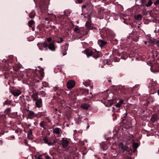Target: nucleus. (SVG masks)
<instances>
[{
    "instance_id": "nucleus-1",
    "label": "nucleus",
    "mask_w": 159,
    "mask_h": 159,
    "mask_svg": "<svg viewBox=\"0 0 159 159\" xmlns=\"http://www.w3.org/2000/svg\"><path fill=\"white\" fill-rule=\"evenodd\" d=\"M7 64L2 66V70L6 71L4 73L5 78L6 79L9 78L10 79L14 80L19 77L18 74L20 72L18 71L19 68H15L14 67H12L9 69L7 67Z\"/></svg>"
},
{
    "instance_id": "nucleus-2",
    "label": "nucleus",
    "mask_w": 159,
    "mask_h": 159,
    "mask_svg": "<svg viewBox=\"0 0 159 159\" xmlns=\"http://www.w3.org/2000/svg\"><path fill=\"white\" fill-rule=\"evenodd\" d=\"M132 89L131 88H125L124 86H118L115 89V93L118 97L123 96L124 97H128L129 95L132 93Z\"/></svg>"
},
{
    "instance_id": "nucleus-3",
    "label": "nucleus",
    "mask_w": 159,
    "mask_h": 159,
    "mask_svg": "<svg viewBox=\"0 0 159 159\" xmlns=\"http://www.w3.org/2000/svg\"><path fill=\"white\" fill-rule=\"evenodd\" d=\"M84 50L82 52L86 54L87 57L92 56L93 57L98 58L102 56V54L100 52L97 50Z\"/></svg>"
},
{
    "instance_id": "nucleus-4",
    "label": "nucleus",
    "mask_w": 159,
    "mask_h": 159,
    "mask_svg": "<svg viewBox=\"0 0 159 159\" xmlns=\"http://www.w3.org/2000/svg\"><path fill=\"white\" fill-rule=\"evenodd\" d=\"M33 99L35 101V106L37 107L40 108L42 106V99L39 98L37 94H34L31 95Z\"/></svg>"
},
{
    "instance_id": "nucleus-5",
    "label": "nucleus",
    "mask_w": 159,
    "mask_h": 159,
    "mask_svg": "<svg viewBox=\"0 0 159 159\" xmlns=\"http://www.w3.org/2000/svg\"><path fill=\"white\" fill-rule=\"evenodd\" d=\"M119 147L120 150L123 152H124L125 151H129L130 150V148L125 145H124L122 143H119Z\"/></svg>"
},
{
    "instance_id": "nucleus-6",
    "label": "nucleus",
    "mask_w": 159,
    "mask_h": 159,
    "mask_svg": "<svg viewBox=\"0 0 159 159\" xmlns=\"http://www.w3.org/2000/svg\"><path fill=\"white\" fill-rule=\"evenodd\" d=\"M13 56L12 55H10L9 56V59H7L6 60L5 59H3L2 61L4 62H6L8 66L11 67H13V65H12L10 66L9 64V63L11 64L13 62Z\"/></svg>"
},
{
    "instance_id": "nucleus-7",
    "label": "nucleus",
    "mask_w": 159,
    "mask_h": 159,
    "mask_svg": "<svg viewBox=\"0 0 159 159\" xmlns=\"http://www.w3.org/2000/svg\"><path fill=\"white\" fill-rule=\"evenodd\" d=\"M26 115L30 119H33L34 118L37 116L36 114L33 111L29 110H27Z\"/></svg>"
},
{
    "instance_id": "nucleus-8",
    "label": "nucleus",
    "mask_w": 159,
    "mask_h": 159,
    "mask_svg": "<svg viewBox=\"0 0 159 159\" xmlns=\"http://www.w3.org/2000/svg\"><path fill=\"white\" fill-rule=\"evenodd\" d=\"M70 141L66 138H63L61 141V143L63 147L66 148L68 147Z\"/></svg>"
},
{
    "instance_id": "nucleus-9",
    "label": "nucleus",
    "mask_w": 159,
    "mask_h": 159,
    "mask_svg": "<svg viewBox=\"0 0 159 159\" xmlns=\"http://www.w3.org/2000/svg\"><path fill=\"white\" fill-rule=\"evenodd\" d=\"M75 82V81L72 80H69L67 83L66 86L69 89H71L74 87Z\"/></svg>"
},
{
    "instance_id": "nucleus-10",
    "label": "nucleus",
    "mask_w": 159,
    "mask_h": 159,
    "mask_svg": "<svg viewBox=\"0 0 159 159\" xmlns=\"http://www.w3.org/2000/svg\"><path fill=\"white\" fill-rule=\"evenodd\" d=\"M43 140L45 143L48 144L49 146H52L54 144V143L52 142V140L47 137L43 138Z\"/></svg>"
},
{
    "instance_id": "nucleus-11",
    "label": "nucleus",
    "mask_w": 159,
    "mask_h": 159,
    "mask_svg": "<svg viewBox=\"0 0 159 159\" xmlns=\"http://www.w3.org/2000/svg\"><path fill=\"white\" fill-rule=\"evenodd\" d=\"M127 113L126 112L125 114H124V115L123 117L122 118V120L121 122V125L122 126H125V124H127Z\"/></svg>"
},
{
    "instance_id": "nucleus-12",
    "label": "nucleus",
    "mask_w": 159,
    "mask_h": 159,
    "mask_svg": "<svg viewBox=\"0 0 159 159\" xmlns=\"http://www.w3.org/2000/svg\"><path fill=\"white\" fill-rule=\"evenodd\" d=\"M117 56H121V58L124 59L127 58L128 56L125 52H123L121 53H118Z\"/></svg>"
},
{
    "instance_id": "nucleus-13",
    "label": "nucleus",
    "mask_w": 159,
    "mask_h": 159,
    "mask_svg": "<svg viewBox=\"0 0 159 159\" xmlns=\"http://www.w3.org/2000/svg\"><path fill=\"white\" fill-rule=\"evenodd\" d=\"M37 45L39 47V49L40 50L41 49V48H40V46H43L45 48L47 49V48L48 47V44L46 42H44L43 43H38Z\"/></svg>"
},
{
    "instance_id": "nucleus-14",
    "label": "nucleus",
    "mask_w": 159,
    "mask_h": 159,
    "mask_svg": "<svg viewBox=\"0 0 159 159\" xmlns=\"http://www.w3.org/2000/svg\"><path fill=\"white\" fill-rule=\"evenodd\" d=\"M106 41L102 39H99L98 41V44L101 47H102L107 44Z\"/></svg>"
},
{
    "instance_id": "nucleus-15",
    "label": "nucleus",
    "mask_w": 159,
    "mask_h": 159,
    "mask_svg": "<svg viewBox=\"0 0 159 159\" xmlns=\"http://www.w3.org/2000/svg\"><path fill=\"white\" fill-rule=\"evenodd\" d=\"M152 57L155 58L156 57H157V60L159 59V52L157 50H152Z\"/></svg>"
},
{
    "instance_id": "nucleus-16",
    "label": "nucleus",
    "mask_w": 159,
    "mask_h": 159,
    "mask_svg": "<svg viewBox=\"0 0 159 159\" xmlns=\"http://www.w3.org/2000/svg\"><path fill=\"white\" fill-rule=\"evenodd\" d=\"M89 106V104L86 103H83L81 105V107L82 108L85 110H87Z\"/></svg>"
},
{
    "instance_id": "nucleus-17",
    "label": "nucleus",
    "mask_w": 159,
    "mask_h": 159,
    "mask_svg": "<svg viewBox=\"0 0 159 159\" xmlns=\"http://www.w3.org/2000/svg\"><path fill=\"white\" fill-rule=\"evenodd\" d=\"M21 93V91L19 90H15L13 92V94L15 96H19Z\"/></svg>"
},
{
    "instance_id": "nucleus-18",
    "label": "nucleus",
    "mask_w": 159,
    "mask_h": 159,
    "mask_svg": "<svg viewBox=\"0 0 159 159\" xmlns=\"http://www.w3.org/2000/svg\"><path fill=\"white\" fill-rule=\"evenodd\" d=\"M157 115L156 114H153L151 119V120L153 122H154L155 121H157Z\"/></svg>"
},
{
    "instance_id": "nucleus-19",
    "label": "nucleus",
    "mask_w": 159,
    "mask_h": 159,
    "mask_svg": "<svg viewBox=\"0 0 159 159\" xmlns=\"http://www.w3.org/2000/svg\"><path fill=\"white\" fill-rule=\"evenodd\" d=\"M124 103V102L123 100H120L118 103L116 104V107L117 108H120L121 107L122 105Z\"/></svg>"
},
{
    "instance_id": "nucleus-20",
    "label": "nucleus",
    "mask_w": 159,
    "mask_h": 159,
    "mask_svg": "<svg viewBox=\"0 0 159 159\" xmlns=\"http://www.w3.org/2000/svg\"><path fill=\"white\" fill-rule=\"evenodd\" d=\"M158 69H159V67H158L157 69L156 67L152 66V67H151V71L153 72V73H157L159 72V70Z\"/></svg>"
},
{
    "instance_id": "nucleus-21",
    "label": "nucleus",
    "mask_w": 159,
    "mask_h": 159,
    "mask_svg": "<svg viewBox=\"0 0 159 159\" xmlns=\"http://www.w3.org/2000/svg\"><path fill=\"white\" fill-rule=\"evenodd\" d=\"M61 131V129L60 128H56L54 129L53 132L55 134L59 135L60 134Z\"/></svg>"
},
{
    "instance_id": "nucleus-22",
    "label": "nucleus",
    "mask_w": 159,
    "mask_h": 159,
    "mask_svg": "<svg viewBox=\"0 0 159 159\" xmlns=\"http://www.w3.org/2000/svg\"><path fill=\"white\" fill-rule=\"evenodd\" d=\"M83 95H88L89 93V90L86 89H82L81 90Z\"/></svg>"
},
{
    "instance_id": "nucleus-23",
    "label": "nucleus",
    "mask_w": 159,
    "mask_h": 159,
    "mask_svg": "<svg viewBox=\"0 0 159 159\" xmlns=\"http://www.w3.org/2000/svg\"><path fill=\"white\" fill-rule=\"evenodd\" d=\"M48 48L50 50H55V47L54 44V42H53L49 43Z\"/></svg>"
},
{
    "instance_id": "nucleus-24",
    "label": "nucleus",
    "mask_w": 159,
    "mask_h": 159,
    "mask_svg": "<svg viewBox=\"0 0 159 159\" xmlns=\"http://www.w3.org/2000/svg\"><path fill=\"white\" fill-rule=\"evenodd\" d=\"M40 126L44 129H46V123L44 121H41L39 124Z\"/></svg>"
},
{
    "instance_id": "nucleus-25",
    "label": "nucleus",
    "mask_w": 159,
    "mask_h": 159,
    "mask_svg": "<svg viewBox=\"0 0 159 159\" xmlns=\"http://www.w3.org/2000/svg\"><path fill=\"white\" fill-rule=\"evenodd\" d=\"M134 18L135 20H141L142 18V16L140 14L135 15L134 16Z\"/></svg>"
},
{
    "instance_id": "nucleus-26",
    "label": "nucleus",
    "mask_w": 159,
    "mask_h": 159,
    "mask_svg": "<svg viewBox=\"0 0 159 159\" xmlns=\"http://www.w3.org/2000/svg\"><path fill=\"white\" fill-rule=\"evenodd\" d=\"M46 94H47L44 91H41L39 93V95H40L42 97H45Z\"/></svg>"
},
{
    "instance_id": "nucleus-27",
    "label": "nucleus",
    "mask_w": 159,
    "mask_h": 159,
    "mask_svg": "<svg viewBox=\"0 0 159 159\" xmlns=\"http://www.w3.org/2000/svg\"><path fill=\"white\" fill-rule=\"evenodd\" d=\"M35 16V13L34 10L32 11L29 14V17L30 18H33Z\"/></svg>"
},
{
    "instance_id": "nucleus-28",
    "label": "nucleus",
    "mask_w": 159,
    "mask_h": 159,
    "mask_svg": "<svg viewBox=\"0 0 159 159\" xmlns=\"http://www.w3.org/2000/svg\"><path fill=\"white\" fill-rule=\"evenodd\" d=\"M74 31L77 33H79L80 32L81 30L78 26H76L74 28Z\"/></svg>"
},
{
    "instance_id": "nucleus-29",
    "label": "nucleus",
    "mask_w": 159,
    "mask_h": 159,
    "mask_svg": "<svg viewBox=\"0 0 159 159\" xmlns=\"http://www.w3.org/2000/svg\"><path fill=\"white\" fill-rule=\"evenodd\" d=\"M155 42V39L153 38H150L149 39V40L148 41V43L149 44H152Z\"/></svg>"
},
{
    "instance_id": "nucleus-30",
    "label": "nucleus",
    "mask_w": 159,
    "mask_h": 159,
    "mask_svg": "<svg viewBox=\"0 0 159 159\" xmlns=\"http://www.w3.org/2000/svg\"><path fill=\"white\" fill-rule=\"evenodd\" d=\"M152 2V0H149L147 3H146L145 6L147 7H149L151 6Z\"/></svg>"
},
{
    "instance_id": "nucleus-31",
    "label": "nucleus",
    "mask_w": 159,
    "mask_h": 159,
    "mask_svg": "<svg viewBox=\"0 0 159 159\" xmlns=\"http://www.w3.org/2000/svg\"><path fill=\"white\" fill-rule=\"evenodd\" d=\"M56 40H57V42L58 43H61L63 41V39L62 38L60 37H57Z\"/></svg>"
},
{
    "instance_id": "nucleus-32",
    "label": "nucleus",
    "mask_w": 159,
    "mask_h": 159,
    "mask_svg": "<svg viewBox=\"0 0 159 159\" xmlns=\"http://www.w3.org/2000/svg\"><path fill=\"white\" fill-rule=\"evenodd\" d=\"M43 155H36L34 156V157L35 159H42Z\"/></svg>"
},
{
    "instance_id": "nucleus-33",
    "label": "nucleus",
    "mask_w": 159,
    "mask_h": 159,
    "mask_svg": "<svg viewBox=\"0 0 159 159\" xmlns=\"http://www.w3.org/2000/svg\"><path fill=\"white\" fill-rule=\"evenodd\" d=\"M34 21L33 20H30L28 22V25L30 27H32V25L34 24Z\"/></svg>"
},
{
    "instance_id": "nucleus-34",
    "label": "nucleus",
    "mask_w": 159,
    "mask_h": 159,
    "mask_svg": "<svg viewBox=\"0 0 159 159\" xmlns=\"http://www.w3.org/2000/svg\"><path fill=\"white\" fill-rule=\"evenodd\" d=\"M138 145L137 143H134L133 144V148L134 149H135V150H136L137 148H138Z\"/></svg>"
},
{
    "instance_id": "nucleus-35",
    "label": "nucleus",
    "mask_w": 159,
    "mask_h": 159,
    "mask_svg": "<svg viewBox=\"0 0 159 159\" xmlns=\"http://www.w3.org/2000/svg\"><path fill=\"white\" fill-rule=\"evenodd\" d=\"M40 76L41 77L43 78L44 76V72H43V69L40 72Z\"/></svg>"
},
{
    "instance_id": "nucleus-36",
    "label": "nucleus",
    "mask_w": 159,
    "mask_h": 159,
    "mask_svg": "<svg viewBox=\"0 0 159 159\" xmlns=\"http://www.w3.org/2000/svg\"><path fill=\"white\" fill-rule=\"evenodd\" d=\"M120 110V109H115V108L114 107H112V111L115 112H119V111Z\"/></svg>"
},
{
    "instance_id": "nucleus-37",
    "label": "nucleus",
    "mask_w": 159,
    "mask_h": 159,
    "mask_svg": "<svg viewBox=\"0 0 159 159\" xmlns=\"http://www.w3.org/2000/svg\"><path fill=\"white\" fill-rule=\"evenodd\" d=\"M42 84L43 86L44 87H47L48 85V84L45 82H43Z\"/></svg>"
},
{
    "instance_id": "nucleus-38",
    "label": "nucleus",
    "mask_w": 159,
    "mask_h": 159,
    "mask_svg": "<svg viewBox=\"0 0 159 159\" xmlns=\"http://www.w3.org/2000/svg\"><path fill=\"white\" fill-rule=\"evenodd\" d=\"M32 131L31 129H30L28 132L27 134V135L29 136V135H32Z\"/></svg>"
},
{
    "instance_id": "nucleus-39",
    "label": "nucleus",
    "mask_w": 159,
    "mask_h": 159,
    "mask_svg": "<svg viewBox=\"0 0 159 159\" xmlns=\"http://www.w3.org/2000/svg\"><path fill=\"white\" fill-rule=\"evenodd\" d=\"M84 85L86 86L87 87L89 86L90 84V82H85L84 83Z\"/></svg>"
},
{
    "instance_id": "nucleus-40",
    "label": "nucleus",
    "mask_w": 159,
    "mask_h": 159,
    "mask_svg": "<svg viewBox=\"0 0 159 159\" xmlns=\"http://www.w3.org/2000/svg\"><path fill=\"white\" fill-rule=\"evenodd\" d=\"M51 155L53 157V159H55L54 157H55V156H56V154L55 153L52 152L51 153Z\"/></svg>"
},
{
    "instance_id": "nucleus-41",
    "label": "nucleus",
    "mask_w": 159,
    "mask_h": 159,
    "mask_svg": "<svg viewBox=\"0 0 159 159\" xmlns=\"http://www.w3.org/2000/svg\"><path fill=\"white\" fill-rule=\"evenodd\" d=\"M66 51V50H62V52H61L62 53L63 56H65L66 54L67 53Z\"/></svg>"
},
{
    "instance_id": "nucleus-42",
    "label": "nucleus",
    "mask_w": 159,
    "mask_h": 159,
    "mask_svg": "<svg viewBox=\"0 0 159 159\" xmlns=\"http://www.w3.org/2000/svg\"><path fill=\"white\" fill-rule=\"evenodd\" d=\"M27 135L28 138L30 140H31L33 139V134L32 135Z\"/></svg>"
},
{
    "instance_id": "nucleus-43",
    "label": "nucleus",
    "mask_w": 159,
    "mask_h": 159,
    "mask_svg": "<svg viewBox=\"0 0 159 159\" xmlns=\"http://www.w3.org/2000/svg\"><path fill=\"white\" fill-rule=\"evenodd\" d=\"M154 4L155 5H159V0H157L154 2Z\"/></svg>"
},
{
    "instance_id": "nucleus-44",
    "label": "nucleus",
    "mask_w": 159,
    "mask_h": 159,
    "mask_svg": "<svg viewBox=\"0 0 159 159\" xmlns=\"http://www.w3.org/2000/svg\"><path fill=\"white\" fill-rule=\"evenodd\" d=\"M155 44L156 46L159 48V41H157L156 42Z\"/></svg>"
},
{
    "instance_id": "nucleus-45",
    "label": "nucleus",
    "mask_w": 159,
    "mask_h": 159,
    "mask_svg": "<svg viewBox=\"0 0 159 159\" xmlns=\"http://www.w3.org/2000/svg\"><path fill=\"white\" fill-rule=\"evenodd\" d=\"M46 39H47V41L49 42H51L52 40V38L51 37L47 38H46Z\"/></svg>"
},
{
    "instance_id": "nucleus-46",
    "label": "nucleus",
    "mask_w": 159,
    "mask_h": 159,
    "mask_svg": "<svg viewBox=\"0 0 159 159\" xmlns=\"http://www.w3.org/2000/svg\"><path fill=\"white\" fill-rule=\"evenodd\" d=\"M109 102L110 103V106L112 105V104H113L114 103L113 101L112 100H110L109 101Z\"/></svg>"
},
{
    "instance_id": "nucleus-47",
    "label": "nucleus",
    "mask_w": 159,
    "mask_h": 159,
    "mask_svg": "<svg viewBox=\"0 0 159 159\" xmlns=\"http://www.w3.org/2000/svg\"><path fill=\"white\" fill-rule=\"evenodd\" d=\"M9 102L8 101V100H7V101H6L4 103V104H5V105H7V104H9Z\"/></svg>"
},
{
    "instance_id": "nucleus-48",
    "label": "nucleus",
    "mask_w": 159,
    "mask_h": 159,
    "mask_svg": "<svg viewBox=\"0 0 159 159\" xmlns=\"http://www.w3.org/2000/svg\"><path fill=\"white\" fill-rule=\"evenodd\" d=\"M51 158L49 156H46V159H51Z\"/></svg>"
},
{
    "instance_id": "nucleus-49",
    "label": "nucleus",
    "mask_w": 159,
    "mask_h": 159,
    "mask_svg": "<svg viewBox=\"0 0 159 159\" xmlns=\"http://www.w3.org/2000/svg\"><path fill=\"white\" fill-rule=\"evenodd\" d=\"M57 95L58 96H60L61 95V93L59 92H58L57 93Z\"/></svg>"
},
{
    "instance_id": "nucleus-50",
    "label": "nucleus",
    "mask_w": 159,
    "mask_h": 159,
    "mask_svg": "<svg viewBox=\"0 0 159 159\" xmlns=\"http://www.w3.org/2000/svg\"><path fill=\"white\" fill-rule=\"evenodd\" d=\"M77 1L79 3H81L83 1L82 0H77Z\"/></svg>"
},
{
    "instance_id": "nucleus-51",
    "label": "nucleus",
    "mask_w": 159,
    "mask_h": 159,
    "mask_svg": "<svg viewBox=\"0 0 159 159\" xmlns=\"http://www.w3.org/2000/svg\"><path fill=\"white\" fill-rule=\"evenodd\" d=\"M43 112H41V113H39V114L40 116H44V115L43 114Z\"/></svg>"
},
{
    "instance_id": "nucleus-52",
    "label": "nucleus",
    "mask_w": 159,
    "mask_h": 159,
    "mask_svg": "<svg viewBox=\"0 0 159 159\" xmlns=\"http://www.w3.org/2000/svg\"><path fill=\"white\" fill-rule=\"evenodd\" d=\"M84 100V101H86L87 100H88V99L86 98H83Z\"/></svg>"
},
{
    "instance_id": "nucleus-53",
    "label": "nucleus",
    "mask_w": 159,
    "mask_h": 159,
    "mask_svg": "<svg viewBox=\"0 0 159 159\" xmlns=\"http://www.w3.org/2000/svg\"><path fill=\"white\" fill-rule=\"evenodd\" d=\"M88 125L87 126V127H86V129H88L89 128V124L88 123Z\"/></svg>"
},
{
    "instance_id": "nucleus-54",
    "label": "nucleus",
    "mask_w": 159,
    "mask_h": 159,
    "mask_svg": "<svg viewBox=\"0 0 159 159\" xmlns=\"http://www.w3.org/2000/svg\"><path fill=\"white\" fill-rule=\"evenodd\" d=\"M86 7V5H83L82 6V8H85Z\"/></svg>"
},
{
    "instance_id": "nucleus-55",
    "label": "nucleus",
    "mask_w": 159,
    "mask_h": 159,
    "mask_svg": "<svg viewBox=\"0 0 159 159\" xmlns=\"http://www.w3.org/2000/svg\"><path fill=\"white\" fill-rule=\"evenodd\" d=\"M130 138H133L134 137V135L132 134L130 136Z\"/></svg>"
},
{
    "instance_id": "nucleus-56",
    "label": "nucleus",
    "mask_w": 159,
    "mask_h": 159,
    "mask_svg": "<svg viewBox=\"0 0 159 159\" xmlns=\"http://www.w3.org/2000/svg\"><path fill=\"white\" fill-rule=\"evenodd\" d=\"M88 33V32L86 31L85 33H83L84 35H87Z\"/></svg>"
},
{
    "instance_id": "nucleus-57",
    "label": "nucleus",
    "mask_w": 159,
    "mask_h": 159,
    "mask_svg": "<svg viewBox=\"0 0 159 159\" xmlns=\"http://www.w3.org/2000/svg\"><path fill=\"white\" fill-rule=\"evenodd\" d=\"M2 140H0V144H2Z\"/></svg>"
},
{
    "instance_id": "nucleus-58",
    "label": "nucleus",
    "mask_w": 159,
    "mask_h": 159,
    "mask_svg": "<svg viewBox=\"0 0 159 159\" xmlns=\"http://www.w3.org/2000/svg\"><path fill=\"white\" fill-rule=\"evenodd\" d=\"M11 138L13 139H15V136L14 135L11 136Z\"/></svg>"
},
{
    "instance_id": "nucleus-59",
    "label": "nucleus",
    "mask_w": 159,
    "mask_h": 159,
    "mask_svg": "<svg viewBox=\"0 0 159 159\" xmlns=\"http://www.w3.org/2000/svg\"><path fill=\"white\" fill-rule=\"evenodd\" d=\"M147 42L146 41H145V42H144V43H145V44H147Z\"/></svg>"
},
{
    "instance_id": "nucleus-60",
    "label": "nucleus",
    "mask_w": 159,
    "mask_h": 159,
    "mask_svg": "<svg viewBox=\"0 0 159 159\" xmlns=\"http://www.w3.org/2000/svg\"><path fill=\"white\" fill-rule=\"evenodd\" d=\"M74 133L75 134L77 132V130H75L74 131Z\"/></svg>"
},
{
    "instance_id": "nucleus-61",
    "label": "nucleus",
    "mask_w": 159,
    "mask_h": 159,
    "mask_svg": "<svg viewBox=\"0 0 159 159\" xmlns=\"http://www.w3.org/2000/svg\"><path fill=\"white\" fill-rule=\"evenodd\" d=\"M39 59H40V61H42L43 60V58H40Z\"/></svg>"
},
{
    "instance_id": "nucleus-62",
    "label": "nucleus",
    "mask_w": 159,
    "mask_h": 159,
    "mask_svg": "<svg viewBox=\"0 0 159 159\" xmlns=\"http://www.w3.org/2000/svg\"><path fill=\"white\" fill-rule=\"evenodd\" d=\"M108 82H111V80H108Z\"/></svg>"
},
{
    "instance_id": "nucleus-63",
    "label": "nucleus",
    "mask_w": 159,
    "mask_h": 159,
    "mask_svg": "<svg viewBox=\"0 0 159 159\" xmlns=\"http://www.w3.org/2000/svg\"><path fill=\"white\" fill-rule=\"evenodd\" d=\"M157 93H158V94L159 95V89L158 90Z\"/></svg>"
},
{
    "instance_id": "nucleus-64",
    "label": "nucleus",
    "mask_w": 159,
    "mask_h": 159,
    "mask_svg": "<svg viewBox=\"0 0 159 159\" xmlns=\"http://www.w3.org/2000/svg\"><path fill=\"white\" fill-rule=\"evenodd\" d=\"M45 20H48V18H45Z\"/></svg>"
}]
</instances>
